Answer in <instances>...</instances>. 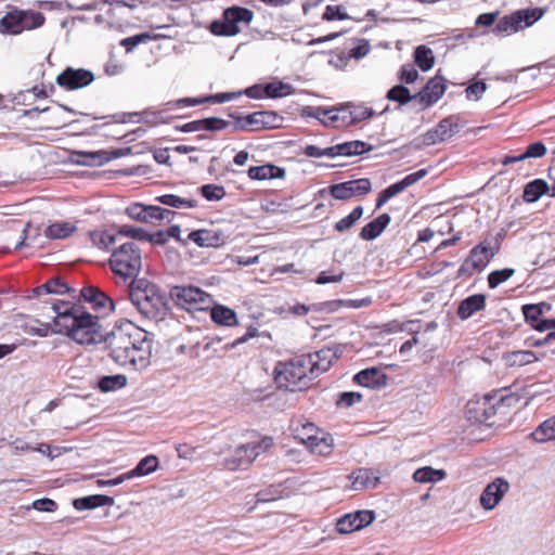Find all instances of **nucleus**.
I'll return each mask as SVG.
<instances>
[{
  "instance_id": "nucleus-45",
  "label": "nucleus",
  "mask_w": 555,
  "mask_h": 555,
  "mask_svg": "<svg viewBox=\"0 0 555 555\" xmlns=\"http://www.w3.org/2000/svg\"><path fill=\"white\" fill-rule=\"evenodd\" d=\"M293 87L282 81H272L264 85L266 98L278 99L291 94Z\"/></svg>"
},
{
  "instance_id": "nucleus-56",
  "label": "nucleus",
  "mask_w": 555,
  "mask_h": 555,
  "mask_svg": "<svg viewBox=\"0 0 555 555\" xmlns=\"http://www.w3.org/2000/svg\"><path fill=\"white\" fill-rule=\"evenodd\" d=\"M351 113L352 118L349 121V124L356 125L362 120H365L367 118H371L374 116V111L371 107H366L363 105H354L351 103Z\"/></svg>"
},
{
  "instance_id": "nucleus-54",
  "label": "nucleus",
  "mask_w": 555,
  "mask_h": 555,
  "mask_svg": "<svg viewBox=\"0 0 555 555\" xmlns=\"http://www.w3.org/2000/svg\"><path fill=\"white\" fill-rule=\"evenodd\" d=\"M199 191L207 201H220L225 196L224 188L217 184H204Z\"/></svg>"
},
{
  "instance_id": "nucleus-49",
  "label": "nucleus",
  "mask_w": 555,
  "mask_h": 555,
  "mask_svg": "<svg viewBox=\"0 0 555 555\" xmlns=\"http://www.w3.org/2000/svg\"><path fill=\"white\" fill-rule=\"evenodd\" d=\"M130 153V149H117L113 150L109 153L108 152H95V153H89L87 156L92 159V162L98 160V164L107 163L112 159L120 158L122 156H126Z\"/></svg>"
},
{
  "instance_id": "nucleus-30",
  "label": "nucleus",
  "mask_w": 555,
  "mask_h": 555,
  "mask_svg": "<svg viewBox=\"0 0 555 555\" xmlns=\"http://www.w3.org/2000/svg\"><path fill=\"white\" fill-rule=\"evenodd\" d=\"M69 291L67 284L61 278H52L40 286H37V300L48 295H64Z\"/></svg>"
},
{
  "instance_id": "nucleus-39",
  "label": "nucleus",
  "mask_w": 555,
  "mask_h": 555,
  "mask_svg": "<svg viewBox=\"0 0 555 555\" xmlns=\"http://www.w3.org/2000/svg\"><path fill=\"white\" fill-rule=\"evenodd\" d=\"M158 467V459L155 455H147L143 457L137 466L128 472L130 477H140V476H146L149 474L154 473Z\"/></svg>"
},
{
  "instance_id": "nucleus-17",
  "label": "nucleus",
  "mask_w": 555,
  "mask_h": 555,
  "mask_svg": "<svg viewBox=\"0 0 555 555\" xmlns=\"http://www.w3.org/2000/svg\"><path fill=\"white\" fill-rule=\"evenodd\" d=\"M188 237L199 247H219L225 243V235L221 230H195Z\"/></svg>"
},
{
  "instance_id": "nucleus-12",
  "label": "nucleus",
  "mask_w": 555,
  "mask_h": 555,
  "mask_svg": "<svg viewBox=\"0 0 555 555\" xmlns=\"http://www.w3.org/2000/svg\"><path fill=\"white\" fill-rule=\"evenodd\" d=\"M94 81V74L86 68L66 67L56 77L60 88L73 91L90 86Z\"/></svg>"
},
{
  "instance_id": "nucleus-36",
  "label": "nucleus",
  "mask_w": 555,
  "mask_h": 555,
  "mask_svg": "<svg viewBox=\"0 0 555 555\" xmlns=\"http://www.w3.org/2000/svg\"><path fill=\"white\" fill-rule=\"evenodd\" d=\"M531 437L539 443L555 440V416L541 423L531 434Z\"/></svg>"
},
{
  "instance_id": "nucleus-52",
  "label": "nucleus",
  "mask_w": 555,
  "mask_h": 555,
  "mask_svg": "<svg viewBox=\"0 0 555 555\" xmlns=\"http://www.w3.org/2000/svg\"><path fill=\"white\" fill-rule=\"evenodd\" d=\"M521 310L526 323L535 330L537 324L543 320L541 319V308H538L534 304H528L524 305Z\"/></svg>"
},
{
  "instance_id": "nucleus-46",
  "label": "nucleus",
  "mask_w": 555,
  "mask_h": 555,
  "mask_svg": "<svg viewBox=\"0 0 555 555\" xmlns=\"http://www.w3.org/2000/svg\"><path fill=\"white\" fill-rule=\"evenodd\" d=\"M89 235L92 244L103 250H108L116 241V235L106 231L95 230L90 232Z\"/></svg>"
},
{
  "instance_id": "nucleus-37",
  "label": "nucleus",
  "mask_w": 555,
  "mask_h": 555,
  "mask_svg": "<svg viewBox=\"0 0 555 555\" xmlns=\"http://www.w3.org/2000/svg\"><path fill=\"white\" fill-rule=\"evenodd\" d=\"M158 203L173 208H195L198 203L193 198H184L175 194H164L155 198Z\"/></svg>"
},
{
  "instance_id": "nucleus-53",
  "label": "nucleus",
  "mask_w": 555,
  "mask_h": 555,
  "mask_svg": "<svg viewBox=\"0 0 555 555\" xmlns=\"http://www.w3.org/2000/svg\"><path fill=\"white\" fill-rule=\"evenodd\" d=\"M302 114L305 116L319 119L325 126H331V124H330L331 108H324L321 106H306L302 111Z\"/></svg>"
},
{
  "instance_id": "nucleus-59",
  "label": "nucleus",
  "mask_w": 555,
  "mask_h": 555,
  "mask_svg": "<svg viewBox=\"0 0 555 555\" xmlns=\"http://www.w3.org/2000/svg\"><path fill=\"white\" fill-rule=\"evenodd\" d=\"M537 360L535 354L532 351H515L509 356V362L512 365H526Z\"/></svg>"
},
{
  "instance_id": "nucleus-11",
  "label": "nucleus",
  "mask_w": 555,
  "mask_h": 555,
  "mask_svg": "<svg viewBox=\"0 0 555 555\" xmlns=\"http://www.w3.org/2000/svg\"><path fill=\"white\" fill-rule=\"evenodd\" d=\"M372 189V183L367 178L350 180L337 184H333L327 189L319 191L320 196L330 193L335 199L347 201L356 196H364Z\"/></svg>"
},
{
  "instance_id": "nucleus-20",
  "label": "nucleus",
  "mask_w": 555,
  "mask_h": 555,
  "mask_svg": "<svg viewBox=\"0 0 555 555\" xmlns=\"http://www.w3.org/2000/svg\"><path fill=\"white\" fill-rule=\"evenodd\" d=\"M487 297L483 294H474L463 299L457 307L456 314L461 320H467L476 312L486 308Z\"/></svg>"
},
{
  "instance_id": "nucleus-13",
  "label": "nucleus",
  "mask_w": 555,
  "mask_h": 555,
  "mask_svg": "<svg viewBox=\"0 0 555 555\" xmlns=\"http://www.w3.org/2000/svg\"><path fill=\"white\" fill-rule=\"evenodd\" d=\"M34 27L35 15L20 10L8 12L0 21V30L4 34L17 35Z\"/></svg>"
},
{
  "instance_id": "nucleus-50",
  "label": "nucleus",
  "mask_w": 555,
  "mask_h": 555,
  "mask_svg": "<svg viewBox=\"0 0 555 555\" xmlns=\"http://www.w3.org/2000/svg\"><path fill=\"white\" fill-rule=\"evenodd\" d=\"M72 448L60 447L51 443H37V452L47 456L50 461L61 456L63 453L70 451Z\"/></svg>"
},
{
  "instance_id": "nucleus-57",
  "label": "nucleus",
  "mask_w": 555,
  "mask_h": 555,
  "mask_svg": "<svg viewBox=\"0 0 555 555\" xmlns=\"http://www.w3.org/2000/svg\"><path fill=\"white\" fill-rule=\"evenodd\" d=\"M362 400V395L357 391L340 392L336 400L338 408H350Z\"/></svg>"
},
{
  "instance_id": "nucleus-35",
  "label": "nucleus",
  "mask_w": 555,
  "mask_h": 555,
  "mask_svg": "<svg viewBox=\"0 0 555 555\" xmlns=\"http://www.w3.org/2000/svg\"><path fill=\"white\" fill-rule=\"evenodd\" d=\"M127 382V376L124 374L105 375L99 379L98 387L102 392H111L124 388Z\"/></svg>"
},
{
  "instance_id": "nucleus-34",
  "label": "nucleus",
  "mask_w": 555,
  "mask_h": 555,
  "mask_svg": "<svg viewBox=\"0 0 555 555\" xmlns=\"http://www.w3.org/2000/svg\"><path fill=\"white\" fill-rule=\"evenodd\" d=\"M447 473L443 469H436L430 466H425L416 469L413 474V479L420 483L437 482L444 479Z\"/></svg>"
},
{
  "instance_id": "nucleus-14",
  "label": "nucleus",
  "mask_w": 555,
  "mask_h": 555,
  "mask_svg": "<svg viewBox=\"0 0 555 555\" xmlns=\"http://www.w3.org/2000/svg\"><path fill=\"white\" fill-rule=\"evenodd\" d=\"M446 89V79L440 75H436L427 81L420 92L414 94V98H417L421 109H425L440 100Z\"/></svg>"
},
{
  "instance_id": "nucleus-63",
  "label": "nucleus",
  "mask_w": 555,
  "mask_h": 555,
  "mask_svg": "<svg viewBox=\"0 0 555 555\" xmlns=\"http://www.w3.org/2000/svg\"><path fill=\"white\" fill-rule=\"evenodd\" d=\"M242 94V91L216 93L205 96V103H224L238 99Z\"/></svg>"
},
{
  "instance_id": "nucleus-64",
  "label": "nucleus",
  "mask_w": 555,
  "mask_h": 555,
  "mask_svg": "<svg viewBox=\"0 0 555 555\" xmlns=\"http://www.w3.org/2000/svg\"><path fill=\"white\" fill-rule=\"evenodd\" d=\"M353 514V518L357 521L358 530L369 526L375 519V514L372 511H358Z\"/></svg>"
},
{
  "instance_id": "nucleus-21",
  "label": "nucleus",
  "mask_w": 555,
  "mask_h": 555,
  "mask_svg": "<svg viewBox=\"0 0 555 555\" xmlns=\"http://www.w3.org/2000/svg\"><path fill=\"white\" fill-rule=\"evenodd\" d=\"M304 443L311 450V452L327 456L332 453L334 448V439L328 434H322V436L308 434L306 437H301Z\"/></svg>"
},
{
  "instance_id": "nucleus-26",
  "label": "nucleus",
  "mask_w": 555,
  "mask_h": 555,
  "mask_svg": "<svg viewBox=\"0 0 555 555\" xmlns=\"http://www.w3.org/2000/svg\"><path fill=\"white\" fill-rule=\"evenodd\" d=\"M247 173L251 180L263 181L270 179H281L285 176V170L279 166L266 164L262 166L250 167Z\"/></svg>"
},
{
  "instance_id": "nucleus-25",
  "label": "nucleus",
  "mask_w": 555,
  "mask_h": 555,
  "mask_svg": "<svg viewBox=\"0 0 555 555\" xmlns=\"http://www.w3.org/2000/svg\"><path fill=\"white\" fill-rule=\"evenodd\" d=\"M73 505L77 511L93 509L100 506L114 505V499L104 494H92L75 499Z\"/></svg>"
},
{
  "instance_id": "nucleus-62",
  "label": "nucleus",
  "mask_w": 555,
  "mask_h": 555,
  "mask_svg": "<svg viewBox=\"0 0 555 555\" xmlns=\"http://www.w3.org/2000/svg\"><path fill=\"white\" fill-rule=\"evenodd\" d=\"M322 18L324 21H344L349 18V15L346 12L341 11L340 5H327L322 15Z\"/></svg>"
},
{
  "instance_id": "nucleus-41",
  "label": "nucleus",
  "mask_w": 555,
  "mask_h": 555,
  "mask_svg": "<svg viewBox=\"0 0 555 555\" xmlns=\"http://www.w3.org/2000/svg\"><path fill=\"white\" fill-rule=\"evenodd\" d=\"M444 141L451 139L460 131L459 117L451 115L441 119L436 126Z\"/></svg>"
},
{
  "instance_id": "nucleus-9",
  "label": "nucleus",
  "mask_w": 555,
  "mask_h": 555,
  "mask_svg": "<svg viewBox=\"0 0 555 555\" xmlns=\"http://www.w3.org/2000/svg\"><path fill=\"white\" fill-rule=\"evenodd\" d=\"M170 297L173 302L186 310H204L211 304L209 294L195 286L176 285L170 288Z\"/></svg>"
},
{
  "instance_id": "nucleus-18",
  "label": "nucleus",
  "mask_w": 555,
  "mask_h": 555,
  "mask_svg": "<svg viewBox=\"0 0 555 555\" xmlns=\"http://www.w3.org/2000/svg\"><path fill=\"white\" fill-rule=\"evenodd\" d=\"M353 382L360 386L377 389L387 385L388 376L378 367H367L353 376Z\"/></svg>"
},
{
  "instance_id": "nucleus-24",
  "label": "nucleus",
  "mask_w": 555,
  "mask_h": 555,
  "mask_svg": "<svg viewBox=\"0 0 555 555\" xmlns=\"http://www.w3.org/2000/svg\"><path fill=\"white\" fill-rule=\"evenodd\" d=\"M391 218L385 212L377 218L365 224L360 231V237L364 241H373L379 236L386 227L389 224Z\"/></svg>"
},
{
  "instance_id": "nucleus-1",
  "label": "nucleus",
  "mask_w": 555,
  "mask_h": 555,
  "mask_svg": "<svg viewBox=\"0 0 555 555\" xmlns=\"http://www.w3.org/2000/svg\"><path fill=\"white\" fill-rule=\"evenodd\" d=\"M154 335L134 323L127 321L112 332L105 333L104 340L109 357L119 365L142 371L151 363Z\"/></svg>"
},
{
  "instance_id": "nucleus-58",
  "label": "nucleus",
  "mask_w": 555,
  "mask_h": 555,
  "mask_svg": "<svg viewBox=\"0 0 555 555\" xmlns=\"http://www.w3.org/2000/svg\"><path fill=\"white\" fill-rule=\"evenodd\" d=\"M336 530L341 534L351 533L358 530L357 521L353 518V514H347L340 517L336 524Z\"/></svg>"
},
{
  "instance_id": "nucleus-40",
  "label": "nucleus",
  "mask_w": 555,
  "mask_h": 555,
  "mask_svg": "<svg viewBox=\"0 0 555 555\" xmlns=\"http://www.w3.org/2000/svg\"><path fill=\"white\" fill-rule=\"evenodd\" d=\"M386 99L398 102L399 105H405L412 101L417 102V98L411 94L410 90L403 85H396L387 91Z\"/></svg>"
},
{
  "instance_id": "nucleus-38",
  "label": "nucleus",
  "mask_w": 555,
  "mask_h": 555,
  "mask_svg": "<svg viewBox=\"0 0 555 555\" xmlns=\"http://www.w3.org/2000/svg\"><path fill=\"white\" fill-rule=\"evenodd\" d=\"M337 150L341 152V156L350 157L369 153L373 150V146L364 141L354 140L339 143Z\"/></svg>"
},
{
  "instance_id": "nucleus-44",
  "label": "nucleus",
  "mask_w": 555,
  "mask_h": 555,
  "mask_svg": "<svg viewBox=\"0 0 555 555\" xmlns=\"http://www.w3.org/2000/svg\"><path fill=\"white\" fill-rule=\"evenodd\" d=\"M477 406L474 408L476 415L473 416L478 423H487L490 418L495 415V406L490 403V399L485 397L481 402L475 403Z\"/></svg>"
},
{
  "instance_id": "nucleus-55",
  "label": "nucleus",
  "mask_w": 555,
  "mask_h": 555,
  "mask_svg": "<svg viewBox=\"0 0 555 555\" xmlns=\"http://www.w3.org/2000/svg\"><path fill=\"white\" fill-rule=\"evenodd\" d=\"M117 233L119 235L131 237L133 240H138L141 242H146L149 234V232L145 231L143 228L132 227L128 224L119 227Z\"/></svg>"
},
{
  "instance_id": "nucleus-29",
  "label": "nucleus",
  "mask_w": 555,
  "mask_h": 555,
  "mask_svg": "<svg viewBox=\"0 0 555 555\" xmlns=\"http://www.w3.org/2000/svg\"><path fill=\"white\" fill-rule=\"evenodd\" d=\"M76 229L75 224L67 221L53 222L44 227L43 235L48 240H64L70 236Z\"/></svg>"
},
{
  "instance_id": "nucleus-3",
  "label": "nucleus",
  "mask_w": 555,
  "mask_h": 555,
  "mask_svg": "<svg viewBox=\"0 0 555 555\" xmlns=\"http://www.w3.org/2000/svg\"><path fill=\"white\" fill-rule=\"evenodd\" d=\"M129 298L138 312L146 320L163 321L168 313L166 294L145 278L133 279L129 284Z\"/></svg>"
},
{
  "instance_id": "nucleus-10",
  "label": "nucleus",
  "mask_w": 555,
  "mask_h": 555,
  "mask_svg": "<svg viewBox=\"0 0 555 555\" xmlns=\"http://www.w3.org/2000/svg\"><path fill=\"white\" fill-rule=\"evenodd\" d=\"M272 446V438H264L256 444H243L235 449L234 454L224 459V467L229 470L246 469L256 457Z\"/></svg>"
},
{
  "instance_id": "nucleus-22",
  "label": "nucleus",
  "mask_w": 555,
  "mask_h": 555,
  "mask_svg": "<svg viewBox=\"0 0 555 555\" xmlns=\"http://www.w3.org/2000/svg\"><path fill=\"white\" fill-rule=\"evenodd\" d=\"M230 118L234 120L232 126V132L246 131L255 132L259 131V119L258 112H254L246 116H241L237 112H231L228 114Z\"/></svg>"
},
{
  "instance_id": "nucleus-43",
  "label": "nucleus",
  "mask_w": 555,
  "mask_h": 555,
  "mask_svg": "<svg viewBox=\"0 0 555 555\" xmlns=\"http://www.w3.org/2000/svg\"><path fill=\"white\" fill-rule=\"evenodd\" d=\"M414 60L416 65L423 70H429L435 63V57L431 49L426 46H418L414 51Z\"/></svg>"
},
{
  "instance_id": "nucleus-4",
  "label": "nucleus",
  "mask_w": 555,
  "mask_h": 555,
  "mask_svg": "<svg viewBox=\"0 0 555 555\" xmlns=\"http://www.w3.org/2000/svg\"><path fill=\"white\" fill-rule=\"evenodd\" d=\"M311 358L304 354L295 357L287 362H279L274 369L275 382L280 388L288 391H301L309 387L315 378L312 373Z\"/></svg>"
},
{
  "instance_id": "nucleus-61",
  "label": "nucleus",
  "mask_w": 555,
  "mask_h": 555,
  "mask_svg": "<svg viewBox=\"0 0 555 555\" xmlns=\"http://www.w3.org/2000/svg\"><path fill=\"white\" fill-rule=\"evenodd\" d=\"M487 90V85L483 80L470 83L466 89V98L468 100L478 101Z\"/></svg>"
},
{
  "instance_id": "nucleus-42",
  "label": "nucleus",
  "mask_w": 555,
  "mask_h": 555,
  "mask_svg": "<svg viewBox=\"0 0 555 555\" xmlns=\"http://www.w3.org/2000/svg\"><path fill=\"white\" fill-rule=\"evenodd\" d=\"M259 131L263 129H278L281 128L284 118L273 111H259Z\"/></svg>"
},
{
  "instance_id": "nucleus-7",
  "label": "nucleus",
  "mask_w": 555,
  "mask_h": 555,
  "mask_svg": "<svg viewBox=\"0 0 555 555\" xmlns=\"http://www.w3.org/2000/svg\"><path fill=\"white\" fill-rule=\"evenodd\" d=\"M544 14L540 8L522 9L503 16L492 28L495 36H509L524 28L530 27Z\"/></svg>"
},
{
  "instance_id": "nucleus-5",
  "label": "nucleus",
  "mask_w": 555,
  "mask_h": 555,
  "mask_svg": "<svg viewBox=\"0 0 555 555\" xmlns=\"http://www.w3.org/2000/svg\"><path fill=\"white\" fill-rule=\"evenodd\" d=\"M109 266L112 271L125 281L138 279L137 275L142 267L140 248L133 242L121 244L113 251Z\"/></svg>"
},
{
  "instance_id": "nucleus-48",
  "label": "nucleus",
  "mask_w": 555,
  "mask_h": 555,
  "mask_svg": "<svg viewBox=\"0 0 555 555\" xmlns=\"http://www.w3.org/2000/svg\"><path fill=\"white\" fill-rule=\"evenodd\" d=\"M281 485H271L256 493V503L273 502L282 498Z\"/></svg>"
},
{
  "instance_id": "nucleus-15",
  "label": "nucleus",
  "mask_w": 555,
  "mask_h": 555,
  "mask_svg": "<svg viewBox=\"0 0 555 555\" xmlns=\"http://www.w3.org/2000/svg\"><path fill=\"white\" fill-rule=\"evenodd\" d=\"M509 489L508 481L503 477H496L488 483L480 495V505L487 509H493Z\"/></svg>"
},
{
  "instance_id": "nucleus-6",
  "label": "nucleus",
  "mask_w": 555,
  "mask_h": 555,
  "mask_svg": "<svg viewBox=\"0 0 555 555\" xmlns=\"http://www.w3.org/2000/svg\"><path fill=\"white\" fill-rule=\"evenodd\" d=\"M254 12L247 8L233 5L227 8L220 20L212 21L209 30L215 36L232 37L241 31L240 23L250 24Z\"/></svg>"
},
{
  "instance_id": "nucleus-23",
  "label": "nucleus",
  "mask_w": 555,
  "mask_h": 555,
  "mask_svg": "<svg viewBox=\"0 0 555 555\" xmlns=\"http://www.w3.org/2000/svg\"><path fill=\"white\" fill-rule=\"evenodd\" d=\"M304 356L311 358V364H313V370L311 371L315 378L321 373L326 372L332 366L333 361L336 359V354L331 349H321L314 353Z\"/></svg>"
},
{
  "instance_id": "nucleus-16",
  "label": "nucleus",
  "mask_w": 555,
  "mask_h": 555,
  "mask_svg": "<svg viewBox=\"0 0 555 555\" xmlns=\"http://www.w3.org/2000/svg\"><path fill=\"white\" fill-rule=\"evenodd\" d=\"M80 297L83 301L90 304L95 311L107 313L115 309L113 299L96 286L89 285L81 288Z\"/></svg>"
},
{
  "instance_id": "nucleus-33",
  "label": "nucleus",
  "mask_w": 555,
  "mask_h": 555,
  "mask_svg": "<svg viewBox=\"0 0 555 555\" xmlns=\"http://www.w3.org/2000/svg\"><path fill=\"white\" fill-rule=\"evenodd\" d=\"M352 118L351 103L340 105L338 107H331L330 124L333 127H347L351 126L348 120Z\"/></svg>"
},
{
  "instance_id": "nucleus-51",
  "label": "nucleus",
  "mask_w": 555,
  "mask_h": 555,
  "mask_svg": "<svg viewBox=\"0 0 555 555\" xmlns=\"http://www.w3.org/2000/svg\"><path fill=\"white\" fill-rule=\"evenodd\" d=\"M515 273L512 268H504L502 270H494L488 275V285L491 289L496 288L500 284L507 281Z\"/></svg>"
},
{
  "instance_id": "nucleus-47",
  "label": "nucleus",
  "mask_w": 555,
  "mask_h": 555,
  "mask_svg": "<svg viewBox=\"0 0 555 555\" xmlns=\"http://www.w3.org/2000/svg\"><path fill=\"white\" fill-rule=\"evenodd\" d=\"M363 215V207L362 206H357L352 209V211L344 217L343 219H340L339 221H337L335 224H334V229L337 231V232H345L349 229H351L356 222L362 217Z\"/></svg>"
},
{
  "instance_id": "nucleus-60",
  "label": "nucleus",
  "mask_w": 555,
  "mask_h": 555,
  "mask_svg": "<svg viewBox=\"0 0 555 555\" xmlns=\"http://www.w3.org/2000/svg\"><path fill=\"white\" fill-rule=\"evenodd\" d=\"M202 122V130L207 131H219L228 128L231 126V124L224 119H221L219 117H208L201 119Z\"/></svg>"
},
{
  "instance_id": "nucleus-19",
  "label": "nucleus",
  "mask_w": 555,
  "mask_h": 555,
  "mask_svg": "<svg viewBox=\"0 0 555 555\" xmlns=\"http://www.w3.org/2000/svg\"><path fill=\"white\" fill-rule=\"evenodd\" d=\"M349 478L352 480L351 489L354 491L375 489L380 482V477L371 468H359Z\"/></svg>"
},
{
  "instance_id": "nucleus-28",
  "label": "nucleus",
  "mask_w": 555,
  "mask_h": 555,
  "mask_svg": "<svg viewBox=\"0 0 555 555\" xmlns=\"http://www.w3.org/2000/svg\"><path fill=\"white\" fill-rule=\"evenodd\" d=\"M427 173H428L427 169H425V168L420 169L413 173L405 176L401 181H398V182L387 186L384 191L391 198V197L396 196L397 194L403 192L406 188L418 182L421 179L426 177Z\"/></svg>"
},
{
  "instance_id": "nucleus-8",
  "label": "nucleus",
  "mask_w": 555,
  "mask_h": 555,
  "mask_svg": "<svg viewBox=\"0 0 555 555\" xmlns=\"http://www.w3.org/2000/svg\"><path fill=\"white\" fill-rule=\"evenodd\" d=\"M499 246H492L487 240L473 247L468 257L457 270V276L470 278L476 271L481 272L498 254Z\"/></svg>"
},
{
  "instance_id": "nucleus-27",
  "label": "nucleus",
  "mask_w": 555,
  "mask_h": 555,
  "mask_svg": "<svg viewBox=\"0 0 555 555\" xmlns=\"http://www.w3.org/2000/svg\"><path fill=\"white\" fill-rule=\"evenodd\" d=\"M153 209H156V206L133 203L126 208V214L133 220L153 223L154 220H157V214Z\"/></svg>"
},
{
  "instance_id": "nucleus-2",
  "label": "nucleus",
  "mask_w": 555,
  "mask_h": 555,
  "mask_svg": "<svg viewBox=\"0 0 555 555\" xmlns=\"http://www.w3.org/2000/svg\"><path fill=\"white\" fill-rule=\"evenodd\" d=\"M50 310L55 331L80 345H95L104 340L105 332L100 318L86 311L85 307L70 301H53L44 306Z\"/></svg>"
},
{
  "instance_id": "nucleus-32",
  "label": "nucleus",
  "mask_w": 555,
  "mask_h": 555,
  "mask_svg": "<svg viewBox=\"0 0 555 555\" xmlns=\"http://www.w3.org/2000/svg\"><path fill=\"white\" fill-rule=\"evenodd\" d=\"M211 320L222 326H234L237 322L236 312L225 306L216 305L210 311Z\"/></svg>"
},
{
  "instance_id": "nucleus-31",
  "label": "nucleus",
  "mask_w": 555,
  "mask_h": 555,
  "mask_svg": "<svg viewBox=\"0 0 555 555\" xmlns=\"http://www.w3.org/2000/svg\"><path fill=\"white\" fill-rule=\"evenodd\" d=\"M550 192L547 182L543 179H534L524 188L522 198L527 203L537 202L542 195Z\"/></svg>"
}]
</instances>
